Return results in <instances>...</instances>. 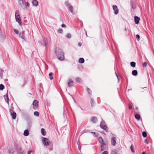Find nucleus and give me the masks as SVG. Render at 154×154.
Returning <instances> with one entry per match:
<instances>
[{"label":"nucleus","mask_w":154,"mask_h":154,"mask_svg":"<svg viewBox=\"0 0 154 154\" xmlns=\"http://www.w3.org/2000/svg\"><path fill=\"white\" fill-rule=\"evenodd\" d=\"M98 140H99V142L100 143H102V144L104 143L103 142V139L101 137H99V138H98Z\"/></svg>","instance_id":"24"},{"label":"nucleus","mask_w":154,"mask_h":154,"mask_svg":"<svg viewBox=\"0 0 154 154\" xmlns=\"http://www.w3.org/2000/svg\"><path fill=\"white\" fill-rule=\"evenodd\" d=\"M52 75H53V73H52V72H51L49 73V76L50 79L51 80H52L53 79V77H52Z\"/></svg>","instance_id":"28"},{"label":"nucleus","mask_w":154,"mask_h":154,"mask_svg":"<svg viewBox=\"0 0 154 154\" xmlns=\"http://www.w3.org/2000/svg\"><path fill=\"white\" fill-rule=\"evenodd\" d=\"M26 4L27 7H29V4L28 2H26Z\"/></svg>","instance_id":"48"},{"label":"nucleus","mask_w":154,"mask_h":154,"mask_svg":"<svg viewBox=\"0 0 154 154\" xmlns=\"http://www.w3.org/2000/svg\"><path fill=\"white\" fill-rule=\"evenodd\" d=\"M14 32L15 33L17 34L18 33V30L16 29H14Z\"/></svg>","instance_id":"35"},{"label":"nucleus","mask_w":154,"mask_h":154,"mask_svg":"<svg viewBox=\"0 0 154 154\" xmlns=\"http://www.w3.org/2000/svg\"><path fill=\"white\" fill-rule=\"evenodd\" d=\"M142 154H145V152H142Z\"/></svg>","instance_id":"57"},{"label":"nucleus","mask_w":154,"mask_h":154,"mask_svg":"<svg viewBox=\"0 0 154 154\" xmlns=\"http://www.w3.org/2000/svg\"><path fill=\"white\" fill-rule=\"evenodd\" d=\"M135 117L138 120L140 119V115L137 114L135 115Z\"/></svg>","instance_id":"27"},{"label":"nucleus","mask_w":154,"mask_h":154,"mask_svg":"<svg viewBox=\"0 0 154 154\" xmlns=\"http://www.w3.org/2000/svg\"><path fill=\"white\" fill-rule=\"evenodd\" d=\"M41 132L43 136H45L46 134V132L45 131V130L44 128H42L41 130Z\"/></svg>","instance_id":"18"},{"label":"nucleus","mask_w":154,"mask_h":154,"mask_svg":"<svg viewBox=\"0 0 154 154\" xmlns=\"http://www.w3.org/2000/svg\"><path fill=\"white\" fill-rule=\"evenodd\" d=\"M9 154H14V150L13 148H10L8 151Z\"/></svg>","instance_id":"17"},{"label":"nucleus","mask_w":154,"mask_h":154,"mask_svg":"<svg viewBox=\"0 0 154 154\" xmlns=\"http://www.w3.org/2000/svg\"><path fill=\"white\" fill-rule=\"evenodd\" d=\"M78 45L79 46H81L82 45V43L81 42H79L78 44Z\"/></svg>","instance_id":"49"},{"label":"nucleus","mask_w":154,"mask_h":154,"mask_svg":"<svg viewBox=\"0 0 154 154\" xmlns=\"http://www.w3.org/2000/svg\"><path fill=\"white\" fill-rule=\"evenodd\" d=\"M91 121L93 123H95L97 121V119L96 117H93L91 118Z\"/></svg>","instance_id":"14"},{"label":"nucleus","mask_w":154,"mask_h":154,"mask_svg":"<svg viewBox=\"0 0 154 154\" xmlns=\"http://www.w3.org/2000/svg\"><path fill=\"white\" fill-rule=\"evenodd\" d=\"M23 135L25 136H27L29 135V132L27 130H26L24 131Z\"/></svg>","instance_id":"19"},{"label":"nucleus","mask_w":154,"mask_h":154,"mask_svg":"<svg viewBox=\"0 0 154 154\" xmlns=\"http://www.w3.org/2000/svg\"><path fill=\"white\" fill-rule=\"evenodd\" d=\"M134 6H132V8H134Z\"/></svg>","instance_id":"59"},{"label":"nucleus","mask_w":154,"mask_h":154,"mask_svg":"<svg viewBox=\"0 0 154 154\" xmlns=\"http://www.w3.org/2000/svg\"><path fill=\"white\" fill-rule=\"evenodd\" d=\"M47 41V39L46 38H45L44 39V42H40L42 45H46Z\"/></svg>","instance_id":"25"},{"label":"nucleus","mask_w":154,"mask_h":154,"mask_svg":"<svg viewBox=\"0 0 154 154\" xmlns=\"http://www.w3.org/2000/svg\"><path fill=\"white\" fill-rule=\"evenodd\" d=\"M66 37L68 38H70L71 37V35L69 33H68L66 36Z\"/></svg>","instance_id":"34"},{"label":"nucleus","mask_w":154,"mask_h":154,"mask_svg":"<svg viewBox=\"0 0 154 154\" xmlns=\"http://www.w3.org/2000/svg\"><path fill=\"white\" fill-rule=\"evenodd\" d=\"M146 88H146V87H144V88H141V90H140V91H141V92H143V89H146Z\"/></svg>","instance_id":"42"},{"label":"nucleus","mask_w":154,"mask_h":154,"mask_svg":"<svg viewBox=\"0 0 154 154\" xmlns=\"http://www.w3.org/2000/svg\"><path fill=\"white\" fill-rule=\"evenodd\" d=\"M136 38L137 39V40L139 41V40L140 38V36L138 35H136Z\"/></svg>","instance_id":"38"},{"label":"nucleus","mask_w":154,"mask_h":154,"mask_svg":"<svg viewBox=\"0 0 154 154\" xmlns=\"http://www.w3.org/2000/svg\"><path fill=\"white\" fill-rule=\"evenodd\" d=\"M38 102L36 100H34L32 103V105L33 106V108L34 109H36L38 107Z\"/></svg>","instance_id":"6"},{"label":"nucleus","mask_w":154,"mask_h":154,"mask_svg":"<svg viewBox=\"0 0 154 154\" xmlns=\"http://www.w3.org/2000/svg\"><path fill=\"white\" fill-rule=\"evenodd\" d=\"M42 143L45 146H48L51 143L50 141L48 139L46 138H44L42 139Z\"/></svg>","instance_id":"3"},{"label":"nucleus","mask_w":154,"mask_h":154,"mask_svg":"<svg viewBox=\"0 0 154 154\" xmlns=\"http://www.w3.org/2000/svg\"><path fill=\"white\" fill-rule=\"evenodd\" d=\"M74 83L70 79H69L68 81V84L69 86L70 87H71L74 85Z\"/></svg>","instance_id":"11"},{"label":"nucleus","mask_w":154,"mask_h":154,"mask_svg":"<svg viewBox=\"0 0 154 154\" xmlns=\"http://www.w3.org/2000/svg\"><path fill=\"white\" fill-rule=\"evenodd\" d=\"M125 31H126V30H127V29H125Z\"/></svg>","instance_id":"58"},{"label":"nucleus","mask_w":154,"mask_h":154,"mask_svg":"<svg viewBox=\"0 0 154 154\" xmlns=\"http://www.w3.org/2000/svg\"><path fill=\"white\" fill-rule=\"evenodd\" d=\"M4 86L2 84L0 85V90H2L4 88Z\"/></svg>","instance_id":"30"},{"label":"nucleus","mask_w":154,"mask_h":154,"mask_svg":"<svg viewBox=\"0 0 154 154\" xmlns=\"http://www.w3.org/2000/svg\"><path fill=\"white\" fill-rule=\"evenodd\" d=\"M145 142L147 144H148L149 142H148V141L147 140H145Z\"/></svg>","instance_id":"51"},{"label":"nucleus","mask_w":154,"mask_h":154,"mask_svg":"<svg viewBox=\"0 0 154 154\" xmlns=\"http://www.w3.org/2000/svg\"><path fill=\"white\" fill-rule=\"evenodd\" d=\"M76 81L78 83H80L82 82L81 79L79 77H77L76 78Z\"/></svg>","instance_id":"21"},{"label":"nucleus","mask_w":154,"mask_h":154,"mask_svg":"<svg viewBox=\"0 0 154 154\" xmlns=\"http://www.w3.org/2000/svg\"><path fill=\"white\" fill-rule=\"evenodd\" d=\"M132 74L134 76H136L137 74V72L136 70H134L132 71Z\"/></svg>","instance_id":"22"},{"label":"nucleus","mask_w":154,"mask_h":154,"mask_svg":"<svg viewBox=\"0 0 154 154\" xmlns=\"http://www.w3.org/2000/svg\"><path fill=\"white\" fill-rule=\"evenodd\" d=\"M25 3L24 0H19V4L20 6L22 7L23 6Z\"/></svg>","instance_id":"10"},{"label":"nucleus","mask_w":154,"mask_h":154,"mask_svg":"<svg viewBox=\"0 0 154 154\" xmlns=\"http://www.w3.org/2000/svg\"><path fill=\"white\" fill-rule=\"evenodd\" d=\"M4 98H5V100L6 102L8 104L9 103V99L8 97V95H5L4 96Z\"/></svg>","instance_id":"16"},{"label":"nucleus","mask_w":154,"mask_h":154,"mask_svg":"<svg viewBox=\"0 0 154 154\" xmlns=\"http://www.w3.org/2000/svg\"><path fill=\"white\" fill-rule=\"evenodd\" d=\"M58 32L60 33H62L63 32V30L61 29H58Z\"/></svg>","instance_id":"40"},{"label":"nucleus","mask_w":154,"mask_h":154,"mask_svg":"<svg viewBox=\"0 0 154 154\" xmlns=\"http://www.w3.org/2000/svg\"><path fill=\"white\" fill-rule=\"evenodd\" d=\"M15 17L17 21L18 22L20 25L22 26V22L21 20L20 15L19 14L18 12L17 11H15Z\"/></svg>","instance_id":"1"},{"label":"nucleus","mask_w":154,"mask_h":154,"mask_svg":"<svg viewBox=\"0 0 154 154\" xmlns=\"http://www.w3.org/2000/svg\"><path fill=\"white\" fill-rule=\"evenodd\" d=\"M91 133H93L94 134H95V133L94 132H92Z\"/></svg>","instance_id":"56"},{"label":"nucleus","mask_w":154,"mask_h":154,"mask_svg":"<svg viewBox=\"0 0 154 154\" xmlns=\"http://www.w3.org/2000/svg\"><path fill=\"white\" fill-rule=\"evenodd\" d=\"M87 91L88 93V94L91 95V91L88 88H87Z\"/></svg>","instance_id":"32"},{"label":"nucleus","mask_w":154,"mask_h":154,"mask_svg":"<svg viewBox=\"0 0 154 154\" xmlns=\"http://www.w3.org/2000/svg\"><path fill=\"white\" fill-rule=\"evenodd\" d=\"M143 136L144 137H146L147 136V134L145 131H143L142 133Z\"/></svg>","instance_id":"29"},{"label":"nucleus","mask_w":154,"mask_h":154,"mask_svg":"<svg viewBox=\"0 0 154 154\" xmlns=\"http://www.w3.org/2000/svg\"><path fill=\"white\" fill-rule=\"evenodd\" d=\"M68 9L72 13L73 12V8L72 6H69L68 7Z\"/></svg>","instance_id":"23"},{"label":"nucleus","mask_w":154,"mask_h":154,"mask_svg":"<svg viewBox=\"0 0 154 154\" xmlns=\"http://www.w3.org/2000/svg\"><path fill=\"white\" fill-rule=\"evenodd\" d=\"M130 148H131V151L133 152H134V147H133V145H132L131 146V147H130Z\"/></svg>","instance_id":"33"},{"label":"nucleus","mask_w":154,"mask_h":154,"mask_svg":"<svg viewBox=\"0 0 154 154\" xmlns=\"http://www.w3.org/2000/svg\"><path fill=\"white\" fill-rule=\"evenodd\" d=\"M91 105L92 106H93V103L94 102V100L93 99H91Z\"/></svg>","instance_id":"36"},{"label":"nucleus","mask_w":154,"mask_h":154,"mask_svg":"<svg viewBox=\"0 0 154 154\" xmlns=\"http://www.w3.org/2000/svg\"><path fill=\"white\" fill-rule=\"evenodd\" d=\"M81 148V147L80 146H78V149L79 150H80Z\"/></svg>","instance_id":"53"},{"label":"nucleus","mask_w":154,"mask_h":154,"mask_svg":"<svg viewBox=\"0 0 154 154\" xmlns=\"http://www.w3.org/2000/svg\"><path fill=\"white\" fill-rule=\"evenodd\" d=\"M65 4L68 7H69V6H71L68 2H65Z\"/></svg>","instance_id":"39"},{"label":"nucleus","mask_w":154,"mask_h":154,"mask_svg":"<svg viewBox=\"0 0 154 154\" xmlns=\"http://www.w3.org/2000/svg\"><path fill=\"white\" fill-rule=\"evenodd\" d=\"M62 113H63L64 112V107L63 106L62 109Z\"/></svg>","instance_id":"45"},{"label":"nucleus","mask_w":154,"mask_h":154,"mask_svg":"<svg viewBox=\"0 0 154 154\" xmlns=\"http://www.w3.org/2000/svg\"><path fill=\"white\" fill-rule=\"evenodd\" d=\"M129 107L130 109H132V107L131 105H129Z\"/></svg>","instance_id":"52"},{"label":"nucleus","mask_w":154,"mask_h":154,"mask_svg":"<svg viewBox=\"0 0 154 154\" xmlns=\"http://www.w3.org/2000/svg\"><path fill=\"white\" fill-rule=\"evenodd\" d=\"M113 9L114 11V13L116 14H118L119 11V10L117 6L116 5H113L112 6Z\"/></svg>","instance_id":"9"},{"label":"nucleus","mask_w":154,"mask_h":154,"mask_svg":"<svg viewBox=\"0 0 154 154\" xmlns=\"http://www.w3.org/2000/svg\"><path fill=\"white\" fill-rule=\"evenodd\" d=\"M111 154H117V152L114 150H112L111 151Z\"/></svg>","instance_id":"37"},{"label":"nucleus","mask_w":154,"mask_h":154,"mask_svg":"<svg viewBox=\"0 0 154 154\" xmlns=\"http://www.w3.org/2000/svg\"><path fill=\"white\" fill-rule=\"evenodd\" d=\"M32 152V150H30V151H28L27 152V154H30Z\"/></svg>","instance_id":"46"},{"label":"nucleus","mask_w":154,"mask_h":154,"mask_svg":"<svg viewBox=\"0 0 154 154\" xmlns=\"http://www.w3.org/2000/svg\"><path fill=\"white\" fill-rule=\"evenodd\" d=\"M115 74H116V76H117V78L118 79H119V78H118V75H117V74H116V72L115 73Z\"/></svg>","instance_id":"55"},{"label":"nucleus","mask_w":154,"mask_h":154,"mask_svg":"<svg viewBox=\"0 0 154 154\" xmlns=\"http://www.w3.org/2000/svg\"><path fill=\"white\" fill-rule=\"evenodd\" d=\"M57 49H55V53L56 54V55H57V52L56 51Z\"/></svg>","instance_id":"54"},{"label":"nucleus","mask_w":154,"mask_h":154,"mask_svg":"<svg viewBox=\"0 0 154 154\" xmlns=\"http://www.w3.org/2000/svg\"><path fill=\"white\" fill-rule=\"evenodd\" d=\"M61 26L63 27H66V25L64 24H62L61 25Z\"/></svg>","instance_id":"47"},{"label":"nucleus","mask_w":154,"mask_h":154,"mask_svg":"<svg viewBox=\"0 0 154 154\" xmlns=\"http://www.w3.org/2000/svg\"><path fill=\"white\" fill-rule=\"evenodd\" d=\"M134 6H132V8H134Z\"/></svg>","instance_id":"60"},{"label":"nucleus","mask_w":154,"mask_h":154,"mask_svg":"<svg viewBox=\"0 0 154 154\" xmlns=\"http://www.w3.org/2000/svg\"><path fill=\"white\" fill-rule=\"evenodd\" d=\"M111 143L113 146H115L116 145V138L113 137L111 138Z\"/></svg>","instance_id":"8"},{"label":"nucleus","mask_w":154,"mask_h":154,"mask_svg":"<svg viewBox=\"0 0 154 154\" xmlns=\"http://www.w3.org/2000/svg\"><path fill=\"white\" fill-rule=\"evenodd\" d=\"M9 111L10 112L11 115L12 116L13 119H15L17 116L16 113L15 112H13V109H9Z\"/></svg>","instance_id":"4"},{"label":"nucleus","mask_w":154,"mask_h":154,"mask_svg":"<svg viewBox=\"0 0 154 154\" xmlns=\"http://www.w3.org/2000/svg\"><path fill=\"white\" fill-rule=\"evenodd\" d=\"M134 19L135 23L137 24H138L140 20V18L139 17L135 16L134 17Z\"/></svg>","instance_id":"13"},{"label":"nucleus","mask_w":154,"mask_h":154,"mask_svg":"<svg viewBox=\"0 0 154 154\" xmlns=\"http://www.w3.org/2000/svg\"><path fill=\"white\" fill-rule=\"evenodd\" d=\"M84 60L83 58H80L79 60V62L80 63H83L84 62Z\"/></svg>","instance_id":"20"},{"label":"nucleus","mask_w":154,"mask_h":154,"mask_svg":"<svg viewBox=\"0 0 154 154\" xmlns=\"http://www.w3.org/2000/svg\"><path fill=\"white\" fill-rule=\"evenodd\" d=\"M34 115L38 117L39 116V113L38 112L35 111L34 112Z\"/></svg>","instance_id":"31"},{"label":"nucleus","mask_w":154,"mask_h":154,"mask_svg":"<svg viewBox=\"0 0 154 154\" xmlns=\"http://www.w3.org/2000/svg\"><path fill=\"white\" fill-rule=\"evenodd\" d=\"M32 3L34 6H37L38 5V2L36 0H33L32 2Z\"/></svg>","instance_id":"15"},{"label":"nucleus","mask_w":154,"mask_h":154,"mask_svg":"<svg viewBox=\"0 0 154 154\" xmlns=\"http://www.w3.org/2000/svg\"><path fill=\"white\" fill-rule=\"evenodd\" d=\"M130 64L131 66L133 67H135V66L136 63L134 62H131L130 63Z\"/></svg>","instance_id":"26"},{"label":"nucleus","mask_w":154,"mask_h":154,"mask_svg":"<svg viewBox=\"0 0 154 154\" xmlns=\"http://www.w3.org/2000/svg\"><path fill=\"white\" fill-rule=\"evenodd\" d=\"M106 145L104 143H103V144L101 146L100 150L101 151H103L106 149Z\"/></svg>","instance_id":"12"},{"label":"nucleus","mask_w":154,"mask_h":154,"mask_svg":"<svg viewBox=\"0 0 154 154\" xmlns=\"http://www.w3.org/2000/svg\"><path fill=\"white\" fill-rule=\"evenodd\" d=\"M100 125L101 128L104 130H105L107 128V127L105 125V122L103 120L101 122Z\"/></svg>","instance_id":"7"},{"label":"nucleus","mask_w":154,"mask_h":154,"mask_svg":"<svg viewBox=\"0 0 154 154\" xmlns=\"http://www.w3.org/2000/svg\"><path fill=\"white\" fill-rule=\"evenodd\" d=\"M58 59L63 60L64 59V54L61 49L58 50Z\"/></svg>","instance_id":"2"},{"label":"nucleus","mask_w":154,"mask_h":154,"mask_svg":"<svg viewBox=\"0 0 154 154\" xmlns=\"http://www.w3.org/2000/svg\"><path fill=\"white\" fill-rule=\"evenodd\" d=\"M102 154H108V152L106 151H105L103 152Z\"/></svg>","instance_id":"44"},{"label":"nucleus","mask_w":154,"mask_h":154,"mask_svg":"<svg viewBox=\"0 0 154 154\" xmlns=\"http://www.w3.org/2000/svg\"><path fill=\"white\" fill-rule=\"evenodd\" d=\"M16 149L17 152L18 154H23V151L22 150L20 146H16Z\"/></svg>","instance_id":"5"},{"label":"nucleus","mask_w":154,"mask_h":154,"mask_svg":"<svg viewBox=\"0 0 154 154\" xmlns=\"http://www.w3.org/2000/svg\"><path fill=\"white\" fill-rule=\"evenodd\" d=\"M147 65V63L146 62L143 63V66L144 67H146Z\"/></svg>","instance_id":"41"},{"label":"nucleus","mask_w":154,"mask_h":154,"mask_svg":"<svg viewBox=\"0 0 154 154\" xmlns=\"http://www.w3.org/2000/svg\"><path fill=\"white\" fill-rule=\"evenodd\" d=\"M77 144L79 146H80V142L79 141H78L77 142Z\"/></svg>","instance_id":"50"},{"label":"nucleus","mask_w":154,"mask_h":154,"mask_svg":"<svg viewBox=\"0 0 154 154\" xmlns=\"http://www.w3.org/2000/svg\"><path fill=\"white\" fill-rule=\"evenodd\" d=\"M19 36H20V37L22 38H23V36L22 35V33H19Z\"/></svg>","instance_id":"43"}]
</instances>
